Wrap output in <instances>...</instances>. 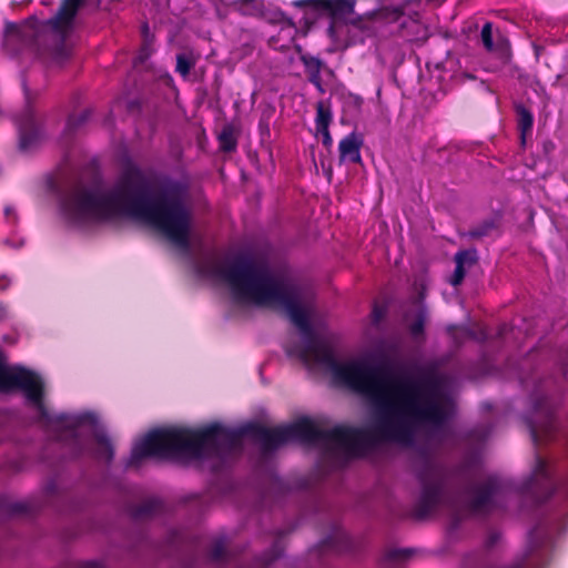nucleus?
Instances as JSON below:
<instances>
[{
	"label": "nucleus",
	"mask_w": 568,
	"mask_h": 568,
	"mask_svg": "<svg viewBox=\"0 0 568 568\" xmlns=\"http://www.w3.org/2000/svg\"><path fill=\"white\" fill-rule=\"evenodd\" d=\"M12 509H13L14 511H24V510H26V507H24V505H23V504H14V505L12 506Z\"/></svg>",
	"instance_id": "nucleus-32"
},
{
	"label": "nucleus",
	"mask_w": 568,
	"mask_h": 568,
	"mask_svg": "<svg viewBox=\"0 0 568 568\" xmlns=\"http://www.w3.org/2000/svg\"><path fill=\"white\" fill-rule=\"evenodd\" d=\"M565 434L568 436V429L565 430Z\"/></svg>",
	"instance_id": "nucleus-37"
},
{
	"label": "nucleus",
	"mask_w": 568,
	"mask_h": 568,
	"mask_svg": "<svg viewBox=\"0 0 568 568\" xmlns=\"http://www.w3.org/2000/svg\"><path fill=\"white\" fill-rule=\"evenodd\" d=\"M84 568H104L103 564L97 560L88 561L84 564Z\"/></svg>",
	"instance_id": "nucleus-28"
},
{
	"label": "nucleus",
	"mask_w": 568,
	"mask_h": 568,
	"mask_svg": "<svg viewBox=\"0 0 568 568\" xmlns=\"http://www.w3.org/2000/svg\"><path fill=\"white\" fill-rule=\"evenodd\" d=\"M427 318V311L424 306H420L416 318L409 324V333L414 338H419L424 333V325Z\"/></svg>",
	"instance_id": "nucleus-17"
},
{
	"label": "nucleus",
	"mask_w": 568,
	"mask_h": 568,
	"mask_svg": "<svg viewBox=\"0 0 568 568\" xmlns=\"http://www.w3.org/2000/svg\"><path fill=\"white\" fill-rule=\"evenodd\" d=\"M373 314L375 322L379 321L383 316L382 311H379L377 307L374 308Z\"/></svg>",
	"instance_id": "nucleus-31"
},
{
	"label": "nucleus",
	"mask_w": 568,
	"mask_h": 568,
	"mask_svg": "<svg viewBox=\"0 0 568 568\" xmlns=\"http://www.w3.org/2000/svg\"><path fill=\"white\" fill-rule=\"evenodd\" d=\"M422 493L414 507V515L423 519L445 506L460 520L468 516H484L501 506L507 486L496 476L470 484L462 494L449 496L445 490L444 471L430 466L420 475Z\"/></svg>",
	"instance_id": "nucleus-4"
},
{
	"label": "nucleus",
	"mask_w": 568,
	"mask_h": 568,
	"mask_svg": "<svg viewBox=\"0 0 568 568\" xmlns=\"http://www.w3.org/2000/svg\"><path fill=\"white\" fill-rule=\"evenodd\" d=\"M148 30H149V27H148V24L145 23V24L143 26V31H144V32H146Z\"/></svg>",
	"instance_id": "nucleus-36"
},
{
	"label": "nucleus",
	"mask_w": 568,
	"mask_h": 568,
	"mask_svg": "<svg viewBox=\"0 0 568 568\" xmlns=\"http://www.w3.org/2000/svg\"><path fill=\"white\" fill-rule=\"evenodd\" d=\"M303 64L306 69L307 74L321 73L322 61L315 57H302Z\"/></svg>",
	"instance_id": "nucleus-22"
},
{
	"label": "nucleus",
	"mask_w": 568,
	"mask_h": 568,
	"mask_svg": "<svg viewBox=\"0 0 568 568\" xmlns=\"http://www.w3.org/2000/svg\"><path fill=\"white\" fill-rule=\"evenodd\" d=\"M221 149L225 152H231L236 148V140L232 128L225 126L219 135Z\"/></svg>",
	"instance_id": "nucleus-19"
},
{
	"label": "nucleus",
	"mask_w": 568,
	"mask_h": 568,
	"mask_svg": "<svg viewBox=\"0 0 568 568\" xmlns=\"http://www.w3.org/2000/svg\"><path fill=\"white\" fill-rule=\"evenodd\" d=\"M516 489L519 494L530 497L535 503H542L551 495L555 489L552 470L541 456L536 455L530 476Z\"/></svg>",
	"instance_id": "nucleus-7"
},
{
	"label": "nucleus",
	"mask_w": 568,
	"mask_h": 568,
	"mask_svg": "<svg viewBox=\"0 0 568 568\" xmlns=\"http://www.w3.org/2000/svg\"><path fill=\"white\" fill-rule=\"evenodd\" d=\"M13 389L24 394L27 402L37 410L41 422L55 440L68 448L70 457L90 455L106 462L112 459V444L100 430L93 414L50 413L43 403L41 377L22 366L8 365L4 354L0 351V392Z\"/></svg>",
	"instance_id": "nucleus-3"
},
{
	"label": "nucleus",
	"mask_w": 568,
	"mask_h": 568,
	"mask_svg": "<svg viewBox=\"0 0 568 568\" xmlns=\"http://www.w3.org/2000/svg\"><path fill=\"white\" fill-rule=\"evenodd\" d=\"M414 550L409 548H394L389 549L385 555V560L388 562H403L413 555Z\"/></svg>",
	"instance_id": "nucleus-20"
},
{
	"label": "nucleus",
	"mask_w": 568,
	"mask_h": 568,
	"mask_svg": "<svg viewBox=\"0 0 568 568\" xmlns=\"http://www.w3.org/2000/svg\"><path fill=\"white\" fill-rule=\"evenodd\" d=\"M456 268L450 278L453 286L459 285L466 274V270L476 264L477 253L475 250L459 251L455 255Z\"/></svg>",
	"instance_id": "nucleus-11"
},
{
	"label": "nucleus",
	"mask_w": 568,
	"mask_h": 568,
	"mask_svg": "<svg viewBox=\"0 0 568 568\" xmlns=\"http://www.w3.org/2000/svg\"><path fill=\"white\" fill-rule=\"evenodd\" d=\"M160 507H161V504H160L159 500H156V499H148V500L143 501L141 505H139L134 509L133 515L136 518H143V517L153 516L154 514L158 513Z\"/></svg>",
	"instance_id": "nucleus-16"
},
{
	"label": "nucleus",
	"mask_w": 568,
	"mask_h": 568,
	"mask_svg": "<svg viewBox=\"0 0 568 568\" xmlns=\"http://www.w3.org/2000/svg\"><path fill=\"white\" fill-rule=\"evenodd\" d=\"M63 215L73 224L129 217L162 233L185 254L191 252L192 211L186 183L166 181L151 193V179L128 163L114 184L85 186L72 183L59 195Z\"/></svg>",
	"instance_id": "nucleus-2"
},
{
	"label": "nucleus",
	"mask_w": 568,
	"mask_h": 568,
	"mask_svg": "<svg viewBox=\"0 0 568 568\" xmlns=\"http://www.w3.org/2000/svg\"><path fill=\"white\" fill-rule=\"evenodd\" d=\"M7 314V308L4 305L0 304V320H2Z\"/></svg>",
	"instance_id": "nucleus-33"
},
{
	"label": "nucleus",
	"mask_w": 568,
	"mask_h": 568,
	"mask_svg": "<svg viewBox=\"0 0 568 568\" xmlns=\"http://www.w3.org/2000/svg\"><path fill=\"white\" fill-rule=\"evenodd\" d=\"M318 8L334 18L345 17L353 12L355 0H318Z\"/></svg>",
	"instance_id": "nucleus-12"
},
{
	"label": "nucleus",
	"mask_w": 568,
	"mask_h": 568,
	"mask_svg": "<svg viewBox=\"0 0 568 568\" xmlns=\"http://www.w3.org/2000/svg\"><path fill=\"white\" fill-rule=\"evenodd\" d=\"M403 16H404V11H403V9H400V8H395V9L392 11V18H390V19H392L393 21H397V20H399V19H400V17H403Z\"/></svg>",
	"instance_id": "nucleus-27"
},
{
	"label": "nucleus",
	"mask_w": 568,
	"mask_h": 568,
	"mask_svg": "<svg viewBox=\"0 0 568 568\" xmlns=\"http://www.w3.org/2000/svg\"><path fill=\"white\" fill-rule=\"evenodd\" d=\"M10 285V280L7 276H0V291L6 290Z\"/></svg>",
	"instance_id": "nucleus-29"
},
{
	"label": "nucleus",
	"mask_w": 568,
	"mask_h": 568,
	"mask_svg": "<svg viewBox=\"0 0 568 568\" xmlns=\"http://www.w3.org/2000/svg\"><path fill=\"white\" fill-rule=\"evenodd\" d=\"M150 52H149V48L146 45H144L139 54V60L140 61H143L144 59H146L149 57Z\"/></svg>",
	"instance_id": "nucleus-30"
},
{
	"label": "nucleus",
	"mask_w": 568,
	"mask_h": 568,
	"mask_svg": "<svg viewBox=\"0 0 568 568\" xmlns=\"http://www.w3.org/2000/svg\"><path fill=\"white\" fill-rule=\"evenodd\" d=\"M196 60L192 53H180L176 55V72L181 77L186 78L190 74L191 69L195 65Z\"/></svg>",
	"instance_id": "nucleus-15"
},
{
	"label": "nucleus",
	"mask_w": 568,
	"mask_h": 568,
	"mask_svg": "<svg viewBox=\"0 0 568 568\" xmlns=\"http://www.w3.org/2000/svg\"><path fill=\"white\" fill-rule=\"evenodd\" d=\"M480 40L484 45V48L491 52L496 53L498 58L504 62H508L510 58V45L509 41L506 39V37L497 31L496 33L493 32V23L486 22L480 31Z\"/></svg>",
	"instance_id": "nucleus-9"
},
{
	"label": "nucleus",
	"mask_w": 568,
	"mask_h": 568,
	"mask_svg": "<svg viewBox=\"0 0 568 568\" xmlns=\"http://www.w3.org/2000/svg\"><path fill=\"white\" fill-rule=\"evenodd\" d=\"M337 537L341 538V539H346V536L344 532H338L337 534Z\"/></svg>",
	"instance_id": "nucleus-35"
},
{
	"label": "nucleus",
	"mask_w": 568,
	"mask_h": 568,
	"mask_svg": "<svg viewBox=\"0 0 568 568\" xmlns=\"http://www.w3.org/2000/svg\"><path fill=\"white\" fill-rule=\"evenodd\" d=\"M518 129L521 134V141L525 142V135L531 131L534 124V116L529 110L523 105L517 106Z\"/></svg>",
	"instance_id": "nucleus-14"
},
{
	"label": "nucleus",
	"mask_w": 568,
	"mask_h": 568,
	"mask_svg": "<svg viewBox=\"0 0 568 568\" xmlns=\"http://www.w3.org/2000/svg\"><path fill=\"white\" fill-rule=\"evenodd\" d=\"M224 554H225V546H224L223 541L214 542V545L212 546V548L210 550L211 558L213 560H221V559H223Z\"/></svg>",
	"instance_id": "nucleus-23"
},
{
	"label": "nucleus",
	"mask_w": 568,
	"mask_h": 568,
	"mask_svg": "<svg viewBox=\"0 0 568 568\" xmlns=\"http://www.w3.org/2000/svg\"><path fill=\"white\" fill-rule=\"evenodd\" d=\"M362 144V138L355 132L346 135L338 144L339 160L342 162L358 163L361 161Z\"/></svg>",
	"instance_id": "nucleus-10"
},
{
	"label": "nucleus",
	"mask_w": 568,
	"mask_h": 568,
	"mask_svg": "<svg viewBox=\"0 0 568 568\" xmlns=\"http://www.w3.org/2000/svg\"><path fill=\"white\" fill-rule=\"evenodd\" d=\"M19 130V145L22 151L32 150L41 140L42 131L36 120L34 113L27 108L21 115L16 119Z\"/></svg>",
	"instance_id": "nucleus-8"
},
{
	"label": "nucleus",
	"mask_w": 568,
	"mask_h": 568,
	"mask_svg": "<svg viewBox=\"0 0 568 568\" xmlns=\"http://www.w3.org/2000/svg\"><path fill=\"white\" fill-rule=\"evenodd\" d=\"M531 400L534 416L528 418L527 424L531 440L535 445H539L557 434L558 422L555 417V407L547 396L536 394Z\"/></svg>",
	"instance_id": "nucleus-6"
},
{
	"label": "nucleus",
	"mask_w": 568,
	"mask_h": 568,
	"mask_svg": "<svg viewBox=\"0 0 568 568\" xmlns=\"http://www.w3.org/2000/svg\"><path fill=\"white\" fill-rule=\"evenodd\" d=\"M497 227L495 221L490 220V221H486L484 222L481 225L477 226V227H474L470 232H469V235L471 237H483V236H487L490 234V232L493 230H495Z\"/></svg>",
	"instance_id": "nucleus-21"
},
{
	"label": "nucleus",
	"mask_w": 568,
	"mask_h": 568,
	"mask_svg": "<svg viewBox=\"0 0 568 568\" xmlns=\"http://www.w3.org/2000/svg\"><path fill=\"white\" fill-rule=\"evenodd\" d=\"M196 267L202 276L226 286L239 303L282 307L302 337V344L287 347V353L310 368H324L336 384L365 396L377 420L375 432L346 426L321 429L310 418L274 428L256 424L237 429L219 424L187 428V462L213 459V467L219 468L240 453L242 437L250 436L264 454L298 442L320 449L324 462L339 468L354 457L368 455L381 440L412 447L422 426L439 436L445 434L448 403L439 378L433 374L393 375L362 358L338 362L331 341L317 335L311 325L312 294L307 288L252 256L229 258L210 253Z\"/></svg>",
	"instance_id": "nucleus-1"
},
{
	"label": "nucleus",
	"mask_w": 568,
	"mask_h": 568,
	"mask_svg": "<svg viewBox=\"0 0 568 568\" xmlns=\"http://www.w3.org/2000/svg\"><path fill=\"white\" fill-rule=\"evenodd\" d=\"M317 134L321 136L322 143L325 148L329 149L333 145V139L331 136L329 130H316Z\"/></svg>",
	"instance_id": "nucleus-24"
},
{
	"label": "nucleus",
	"mask_w": 568,
	"mask_h": 568,
	"mask_svg": "<svg viewBox=\"0 0 568 568\" xmlns=\"http://www.w3.org/2000/svg\"><path fill=\"white\" fill-rule=\"evenodd\" d=\"M82 3L83 0H63L58 13L44 22L29 18L21 26L8 23L3 40L4 49L11 54H18L20 50L13 45L20 42L22 48H29L39 54H48L58 64L63 63L71 54L68 39Z\"/></svg>",
	"instance_id": "nucleus-5"
},
{
	"label": "nucleus",
	"mask_w": 568,
	"mask_h": 568,
	"mask_svg": "<svg viewBox=\"0 0 568 568\" xmlns=\"http://www.w3.org/2000/svg\"><path fill=\"white\" fill-rule=\"evenodd\" d=\"M332 118H333V115H332L329 105L324 101L317 102L316 119H315L316 130L328 129V126L332 122Z\"/></svg>",
	"instance_id": "nucleus-13"
},
{
	"label": "nucleus",
	"mask_w": 568,
	"mask_h": 568,
	"mask_svg": "<svg viewBox=\"0 0 568 568\" xmlns=\"http://www.w3.org/2000/svg\"><path fill=\"white\" fill-rule=\"evenodd\" d=\"M278 556H280V550H278L277 548H275V549H273V550L271 551V554H267V555L263 558V560H262V562H261L260 565H261V566H266V565H268L271 561H273V560H274L276 557H278Z\"/></svg>",
	"instance_id": "nucleus-26"
},
{
	"label": "nucleus",
	"mask_w": 568,
	"mask_h": 568,
	"mask_svg": "<svg viewBox=\"0 0 568 568\" xmlns=\"http://www.w3.org/2000/svg\"><path fill=\"white\" fill-rule=\"evenodd\" d=\"M4 214L9 219L11 214L14 215V212L11 207H6Z\"/></svg>",
	"instance_id": "nucleus-34"
},
{
	"label": "nucleus",
	"mask_w": 568,
	"mask_h": 568,
	"mask_svg": "<svg viewBox=\"0 0 568 568\" xmlns=\"http://www.w3.org/2000/svg\"><path fill=\"white\" fill-rule=\"evenodd\" d=\"M91 111L84 110L80 114H72L68 118L67 124H65V132L68 134L73 133L75 130H78L81 125H83L88 119L90 118Z\"/></svg>",
	"instance_id": "nucleus-18"
},
{
	"label": "nucleus",
	"mask_w": 568,
	"mask_h": 568,
	"mask_svg": "<svg viewBox=\"0 0 568 568\" xmlns=\"http://www.w3.org/2000/svg\"><path fill=\"white\" fill-rule=\"evenodd\" d=\"M308 80H310V82L312 84H314L316 87V89L320 92H324V89H323V85H322L321 73H311V74H308Z\"/></svg>",
	"instance_id": "nucleus-25"
}]
</instances>
